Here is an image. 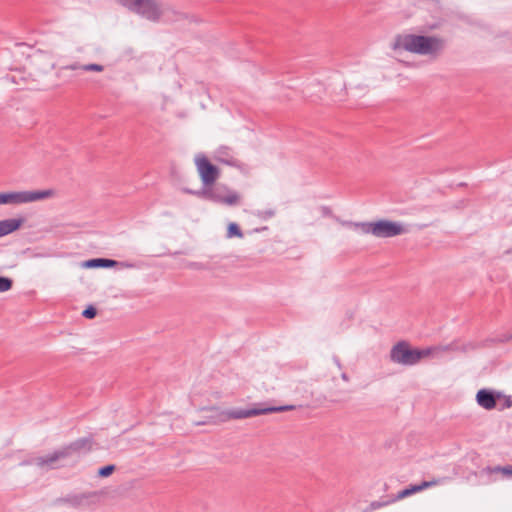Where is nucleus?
Here are the masks:
<instances>
[{"label": "nucleus", "mask_w": 512, "mask_h": 512, "mask_svg": "<svg viewBox=\"0 0 512 512\" xmlns=\"http://www.w3.org/2000/svg\"><path fill=\"white\" fill-rule=\"evenodd\" d=\"M294 405L284 406H265L262 403L255 404V407L249 409L233 408L221 410L218 407L203 408V410L210 411L211 414L206 417V420L196 423L197 425L214 424L228 422L230 420L246 419L259 415H265L276 412H285L294 410Z\"/></svg>", "instance_id": "obj_1"}, {"label": "nucleus", "mask_w": 512, "mask_h": 512, "mask_svg": "<svg viewBox=\"0 0 512 512\" xmlns=\"http://www.w3.org/2000/svg\"><path fill=\"white\" fill-rule=\"evenodd\" d=\"M393 48L437 59L446 48V40L435 35L404 34L395 38Z\"/></svg>", "instance_id": "obj_2"}, {"label": "nucleus", "mask_w": 512, "mask_h": 512, "mask_svg": "<svg viewBox=\"0 0 512 512\" xmlns=\"http://www.w3.org/2000/svg\"><path fill=\"white\" fill-rule=\"evenodd\" d=\"M93 440L90 437L77 439L70 444L54 451L53 453L40 456L33 459V464L42 468L48 467L50 469L57 468L58 462L72 457H79L91 451Z\"/></svg>", "instance_id": "obj_3"}, {"label": "nucleus", "mask_w": 512, "mask_h": 512, "mask_svg": "<svg viewBox=\"0 0 512 512\" xmlns=\"http://www.w3.org/2000/svg\"><path fill=\"white\" fill-rule=\"evenodd\" d=\"M341 224L346 227L361 229L365 234H372L377 238H391L408 232V230L398 222L390 220H378L375 222H351L342 221Z\"/></svg>", "instance_id": "obj_4"}, {"label": "nucleus", "mask_w": 512, "mask_h": 512, "mask_svg": "<svg viewBox=\"0 0 512 512\" xmlns=\"http://www.w3.org/2000/svg\"><path fill=\"white\" fill-rule=\"evenodd\" d=\"M431 348H414L405 340L394 344L389 353V359L392 363L402 366H414L421 362L422 359L431 355Z\"/></svg>", "instance_id": "obj_5"}, {"label": "nucleus", "mask_w": 512, "mask_h": 512, "mask_svg": "<svg viewBox=\"0 0 512 512\" xmlns=\"http://www.w3.org/2000/svg\"><path fill=\"white\" fill-rule=\"evenodd\" d=\"M193 194L200 199L230 207L240 205L242 201L241 194L221 183L202 187L199 191L193 192Z\"/></svg>", "instance_id": "obj_6"}, {"label": "nucleus", "mask_w": 512, "mask_h": 512, "mask_svg": "<svg viewBox=\"0 0 512 512\" xmlns=\"http://www.w3.org/2000/svg\"><path fill=\"white\" fill-rule=\"evenodd\" d=\"M129 11L151 22H159L160 0H116Z\"/></svg>", "instance_id": "obj_7"}, {"label": "nucleus", "mask_w": 512, "mask_h": 512, "mask_svg": "<svg viewBox=\"0 0 512 512\" xmlns=\"http://www.w3.org/2000/svg\"><path fill=\"white\" fill-rule=\"evenodd\" d=\"M55 195L53 189L0 193V204H23L45 200Z\"/></svg>", "instance_id": "obj_8"}, {"label": "nucleus", "mask_w": 512, "mask_h": 512, "mask_svg": "<svg viewBox=\"0 0 512 512\" xmlns=\"http://www.w3.org/2000/svg\"><path fill=\"white\" fill-rule=\"evenodd\" d=\"M195 165L203 184L202 187L214 184L220 176L219 168L213 165L204 155L195 157Z\"/></svg>", "instance_id": "obj_9"}, {"label": "nucleus", "mask_w": 512, "mask_h": 512, "mask_svg": "<svg viewBox=\"0 0 512 512\" xmlns=\"http://www.w3.org/2000/svg\"><path fill=\"white\" fill-rule=\"evenodd\" d=\"M188 19V15L184 13L183 11L177 9L176 7L169 5V4H163L161 2L160 8H159V22H165V23H178L183 22Z\"/></svg>", "instance_id": "obj_10"}, {"label": "nucleus", "mask_w": 512, "mask_h": 512, "mask_svg": "<svg viewBox=\"0 0 512 512\" xmlns=\"http://www.w3.org/2000/svg\"><path fill=\"white\" fill-rule=\"evenodd\" d=\"M502 397L500 392H496L490 389H480L476 394L477 404L486 409L492 410L497 405V400Z\"/></svg>", "instance_id": "obj_11"}, {"label": "nucleus", "mask_w": 512, "mask_h": 512, "mask_svg": "<svg viewBox=\"0 0 512 512\" xmlns=\"http://www.w3.org/2000/svg\"><path fill=\"white\" fill-rule=\"evenodd\" d=\"M118 264H121L125 267H133L132 264L127 263H119L116 260L107 259V258H94L86 260L82 263L83 268H111L115 267Z\"/></svg>", "instance_id": "obj_12"}, {"label": "nucleus", "mask_w": 512, "mask_h": 512, "mask_svg": "<svg viewBox=\"0 0 512 512\" xmlns=\"http://www.w3.org/2000/svg\"><path fill=\"white\" fill-rule=\"evenodd\" d=\"M214 159L230 166H237L238 160L235 158L232 149L228 146L219 147L214 153Z\"/></svg>", "instance_id": "obj_13"}, {"label": "nucleus", "mask_w": 512, "mask_h": 512, "mask_svg": "<svg viewBox=\"0 0 512 512\" xmlns=\"http://www.w3.org/2000/svg\"><path fill=\"white\" fill-rule=\"evenodd\" d=\"M94 495H95L94 492L68 495L66 497L57 499V503L68 504L73 508H79L82 505H84L85 501L88 498H90Z\"/></svg>", "instance_id": "obj_14"}, {"label": "nucleus", "mask_w": 512, "mask_h": 512, "mask_svg": "<svg viewBox=\"0 0 512 512\" xmlns=\"http://www.w3.org/2000/svg\"><path fill=\"white\" fill-rule=\"evenodd\" d=\"M24 222V219H5L0 221V237L8 235L18 230Z\"/></svg>", "instance_id": "obj_15"}, {"label": "nucleus", "mask_w": 512, "mask_h": 512, "mask_svg": "<svg viewBox=\"0 0 512 512\" xmlns=\"http://www.w3.org/2000/svg\"><path fill=\"white\" fill-rule=\"evenodd\" d=\"M36 66H41L44 72H48L54 68V63L51 58L45 55H40L33 60Z\"/></svg>", "instance_id": "obj_16"}, {"label": "nucleus", "mask_w": 512, "mask_h": 512, "mask_svg": "<svg viewBox=\"0 0 512 512\" xmlns=\"http://www.w3.org/2000/svg\"><path fill=\"white\" fill-rule=\"evenodd\" d=\"M440 482H441L440 479H434V480H431V481H423L420 484L411 485L409 488H410L412 494H414V493L423 491L426 488L433 487V486L439 484Z\"/></svg>", "instance_id": "obj_17"}, {"label": "nucleus", "mask_w": 512, "mask_h": 512, "mask_svg": "<svg viewBox=\"0 0 512 512\" xmlns=\"http://www.w3.org/2000/svg\"><path fill=\"white\" fill-rule=\"evenodd\" d=\"M227 237L228 238H232V237L242 238L243 237V233H242L240 227L236 223L232 222L228 225Z\"/></svg>", "instance_id": "obj_18"}, {"label": "nucleus", "mask_w": 512, "mask_h": 512, "mask_svg": "<svg viewBox=\"0 0 512 512\" xmlns=\"http://www.w3.org/2000/svg\"><path fill=\"white\" fill-rule=\"evenodd\" d=\"M12 279L4 276H0V292H6L12 288Z\"/></svg>", "instance_id": "obj_19"}, {"label": "nucleus", "mask_w": 512, "mask_h": 512, "mask_svg": "<svg viewBox=\"0 0 512 512\" xmlns=\"http://www.w3.org/2000/svg\"><path fill=\"white\" fill-rule=\"evenodd\" d=\"M115 471V465H106L98 470V476L108 477Z\"/></svg>", "instance_id": "obj_20"}, {"label": "nucleus", "mask_w": 512, "mask_h": 512, "mask_svg": "<svg viewBox=\"0 0 512 512\" xmlns=\"http://www.w3.org/2000/svg\"><path fill=\"white\" fill-rule=\"evenodd\" d=\"M82 70L83 71H93V72H102L104 70V66L100 65V64H95V63H92V64H84L83 67H82Z\"/></svg>", "instance_id": "obj_21"}, {"label": "nucleus", "mask_w": 512, "mask_h": 512, "mask_svg": "<svg viewBox=\"0 0 512 512\" xmlns=\"http://www.w3.org/2000/svg\"><path fill=\"white\" fill-rule=\"evenodd\" d=\"M97 315V310L94 306L89 305L86 309L83 310L82 316L87 319H93Z\"/></svg>", "instance_id": "obj_22"}, {"label": "nucleus", "mask_w": 512, "mask_h": 512, "mask_svg": "<svg viewBox=\"0 0 512 512\" xmlns=\"http://www.w3.org/2000/svg\"><path fill=\"white\" fill-rule=\"evenodd\" d=\"M410 495H412V492H411L410 488L408 487V488L400 491L397 494V496H396V498L394 500H401V499L406 498V497H408Z\"/></svg>", "instance_id": "obj_23"}, {"label": "nucleus", "mask_w": 512, "mask_h": 512, "mask_svg": "<svg viewBox=\"0 0 512 512\" xmlns=\"http://www.w3.org/2000/svg\"><path fill=\"white\" fill-rule=\"evenodd\" d=\"M82 67H83L82 64L75 62L73 64L63 66L62 69H66V70H79L80 69V70H82Z\"/></svg>", "instance_id": "obj_24"}, {"label": "nucleus", "mask_w": 512, "mask_h": 512, "mask_svg": "<svg viewBox=\"0 0 512 512\" xmlns=\"http://www.w3.org/2000/svg\"><path fill=\"white\" fill-rule=\"evenodd\" d=\"M346 394H347V391H344V390L336 391V392L332 393V396L334 397L332 399V401H334V402L340 401L341 397L346 395Z\"/></svg>", "instance_id": "obj_25"}, {"label": "nucleus", "mask_w": 512, "mask_h": 512, "mask_svg": "<svg viewBox=\"0 0 512 512\" xmlns=\"http://www.w3.org/2000/svg\"><path fill=\"white\" fill-rule=\"evenodd\" d=\"M388 504V502H379V501H373L370 506H369V509L370 510H376V509H379L381 507H383L384 505Z\"/></svg>", "instance_id": "obj_26"}, {"label": "nucleus", "mask_w": 512, "mask_h": 512, "mask_svg": "<svg viewBox=\"0 0 512 512\" xmlns=\"http://www.w3.org/2000/svg\"><path fill=\"white\" fill-rule=\"evenodd\" d=\"M504 466H495V467H487L486 468V471L489 473V474H493V473H501L502 474V469H503Z\"/></svg>", "instance_id": "obj_27"}, {"label": "nucleus", "mask_w": 512, "mask_h": 512, "mask_svg": "<svg viewBox=\"0 0 512 512\" xmlns=\"http://www.w3.org/2000/svg\"><path fill=\"white\" fill-rule=\"evenodd\" d=\"M502 475L505 477H512V465L504 466L502 469Z\"/></svg>", "instance_id": "obj_28"}, {"label": "nucleus", "mask_w": 512, "mask_h": 512, "mask_svg": "<svg viewBox=\"0 0 512 512\" xmlns=\"http://www.w3.org/2000/svg\"><path fill=\"white\" fill-rule=\"evenodd\" d=\"M320 212L325 217L332 216V210L329 207H327V206H321L320 207Z\"/></svg>", "instance_id": "obj_29"}, {"label": "nucleus", "mask_w": 512, "mask_h": 512, "mask_svg": "<svg viewBox=\"0 0 512 512\" xmlns=\"http://www.w3.org/2000/svg\"><path fill=\"white\" fill-rule=\"evenodd\" d=\"M456 349H457V347H456V345L454 343H451V344L445 346V348H444V350H446V351L456 350Z\"/></svg>", "instance_id": "obj_30"}, {"label": "nucleus", "mask_w": 512, "mask_h": 512, "mask_svg": "<svg viewBox=\"0 0 512 512\" xmlns=\"http://www.w3.org/2000/svg\"><path fill=\"white\" fill-rule=\"evenodd\" d=\"M511 405H512L511 398L510 397H506L504 408H509V407H511Z\"/></svg>", "instance_id": "obj_31"}, {"label": "nucleus", "mask_w": 512, "mask_h": 512, "mask_svg": "<svg viewBox=\"0 0 512 512\" xmlns=\"http://www.w3.org/2000/svg\"><path fill=\"white\" fill-rule=\"evenodd\" d=\"M341 378H342V380H344L345 382H348V381H349V376H348L346 373H342V374H341Z\"/></svg>", "instance_id": "obj_32"}, {"label": "nucleus", "mask_w": 512, "mask_h": 512, "mask_svg": "<svg viewBox=\"0 0 512 512\" xmlns=\"http://www.w3.org/2000/svg\"><path fill=\"white\" fill-rule=\"evenodd\" d=\"M510 340H512V334L505 337V339L503 341H510Z\"/></svg>", "instance_id": "obj_33"}]
</instances>
